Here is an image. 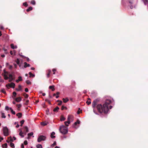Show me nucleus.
<instances>
[{"instance_id":"nucleus-1","label":"nucleus","mask_w":148,"mask_h":148,"mask_svg":"<svg viewBox=\"0 0 148 148\" xmlns=\"http://www.w3.org/2000/svg\"><path fill=\"white\" fill-rule=\"evenodd\" d=\"M111 103V100L106 99L105 103L103 105L101 104H97L96 106V108L98 112L100 113H107L109 110L108 105Z\"/></svg>"},{"instance_id":"nucleus-2","label":"nucleus","mask_w":148,"mask_h":148,"mask_svg":"<svg viewBox=\"0 0 148 148\" xmlns=\"http://www.w3.org/2000/svg\"><path fill=\"white\" fill-rule=\"evenodd\" d=\"M59 131L62 134H65L67 133L68 128L64 125H62L60 127Z\"/></svg>"},{"instance_id":"nucleus-3","label":"nucleus","mask_w":148,"mask_h":148,"mask_svg":"<svg viewBox=\"0 0 148 148\" xmlns=\"http://www.w3.org/2000/svg\"><path fill=\"white\" fill-rule=\"evenodd\" d=\"M99 101L100 99L99 98H97L92 103V106L93 108V111L95 113L96 112L95 110V108L96 107V106L97 105V103Z\"/></svg>"},{"instance_id":"nucleus-4","label":"nucleus","mask_w":148,"mask_h":148,"mask_svg":"<svg viewBox=\"0 0 148 148\" xmlns=\"http://www.w3.org/2000/svg\"><path fill=\"white\" fill-rule=\"evenodd\" d=\"M4 135L5 136H8L9 135L8 129L7 127H5L3 129Z\"/></svg>"},{"instance_id":"nucleus-5","label":"nucleus","mask_w":148,"mask_h":148,"mask_svg":"<svg viewBox=\"0 0 148 148\" xmlns=\"http://www.w3.org/2000/svg\"><path fill=\"white\" fill-rule=\"evenodd\" d=\"M46 139V137L45 136L43 135H40V136L38 137L37 141L38 142H40L41 141L45 140Z\"/></svg>"},{"instance_id":"nucleus-6","label":"nucleus","mask_w":148,"mask_h":148,"mask_svg":"<svg viewBox=\"0 0 148 148\" xmlns=\"http://www.w3.org/2000/svg\"><path fill=\"white\" fill-rule=\"evenodd\" d=\"M8 72L6 71L5 69H4L3 70V73L2 74V75L4 77L5 79H8Z\"/></svg>"},{"instance_id":"nucleus-7","label":"nucleus","mask_w":148,"mask_h":148,"mask_svg":"<svg viewBox=\"0 0 148 148\" xmlns=\"http://www.w3.org/2000/svg\"><path fill=\"white\" fill-rule=\"evenodd\" d=\"M72 118V116L71 115H69L68 116V121H65L64 123L66 126H69V125L70 123V120Z\"/></svg>"},{"instance_id":"nucleus-8","label":"nucleus","mask_w":148,"mask_h":148,"mask_svg":"<svg viewBox=\"0 0 148 148\" xmlns=\"http://www.w3.org/2000/svg\"><path fill=\"white\" fill-rule=\"evenodd\" d=\"M15 86V84L12 82L10 84H8L6 85V87L8 89L10 87L14 88Z\"/></svg>"},{"instance_id":"nucleus-9","label":"nucleus","mask_w":148,"mask_h":148,"mask_svg":"<svg viewBox=\"0 0 148 148\" xmlns=\"http://www.w3.org/2000/svg\"><path fill=\"white\" fill-rule=\"evenodd\" d=\"M129 3L131 4L134 5V6L135 7V4L137 2V0H128Z\"/></svg>"},{"instance_id":"nucleus-10","label":"nucleus","mask_w":148,"mask_h":148,"mask_svg":"<svg viewBox=\"0 0 148 148\" xmlns=\"http://www.w3.org/2000/svg\"><path fill=\"white\" fill-rule=\"evenodd\" d=\"M23 129L24 130L23 132L24 133V134L26 135V133L29 132L28 128L27 126H25L23 128Z\"/></svg>"},{"instance_id":"nucleus-11","label":"nucleus","mask_w":148,"mask_h":148,"mask_svg":"<svg viewBox=\"0 0 148 148\" xmlns=\"http://www.w3.org/2000/svg\"><path fill=\"white\" fill-rule=\"evenodd\" d=\"M8 78H9V82H11L14 79V78L13 77V76L12 74H10L9 75V77H8Z\"/></svg>"},{"instance_id":"nucleus-12","label":"nucleus","mask_w":148,"mask_h":148,"mask_svg":"<svg viewBox=\"0 0 148 148\" xmlns=\"http://www.w3.org/2000/svg\"><path fill=\"white\" fill-rule=\"evenodd\" d=\"M13 140L11 136L8 137V140H6L7 143H9L10 141L13 142Z\"/></svg>"},{"instance_id":"nucleus-13","label":"nucleus","mask_w":148,"mask_h":148,"mask_svg":"<svg viewBox=\"0 0 148 148\" xmlns=\"http://www.w3.org/2000/svg\"><path fill=\"white\" fill-rule=\"evenodd\" d=\"M19 130L20 131V133H19V135L22 138L24 137V136L23 135V134H24V133L23 132H22L21 129H19Z\"/></svg>"},{"instance_id":"nucleus-14","label":"nucleus","mask_w":148,"mask_h":148,"mask_svg":"<svg viewBox=\"0 0 148 148\" xmlns=\"http://www.w3.org/2000/svg\"><path fill=\"white\" fill-rule=\"evenodd\" d=\"M51 72V71L50 69H49L47 70V78H49V77Z\"/></svg>"},{"instance_id":"nucleus-15","label":"nucleus","mask_w":148,"mask_h":148,"mask_svg":"<svg viewBox=\"0 0 148 148\" xmlns=\"http://www.w3.org/2000/svg\"><path fill=\"white\" fill-rule=\"evenodd\" d=\"M80 121L79 120H78L77 121L74 123V125L73 126V127H74L75 128V126L77 124H79L80 123Z\"/></svg>"},{"instance_id":"nucleus-16","label":"nucleus","mask_w":148,"mask_h":148,"mask_svg":"<svg viewBox=\"0 0 148 148\" xmlns=\"http://www.w3.org/2000/svg\"><path fill=\"white\" fill-rule=\"evenodd\" d=\"M16 115L18 117V118H20L22 117V114L20 112L16 114Z\"/></svg>"},{"instance_id":"nucleus-17","label":"nucleus","mask_w":148,"mask_h":148,"mask_svg":"<svg viewBox=\"0 0 148 148\" xmlns=\"http://www.w3.org/2000/svg\"><path fill=\"white\" fill-rule=\"evenodd\" d=\"M55 132H52L51 133V137L52 138H54L55 137V136L54 135H55Z\"/></svg>"},{"instance_id":"nucleus-18","label":"nucleus","mask_w":148,"mask_h":148,"mask_svg":"<svg viewBox=\"0 0 148 148\" xmlns=\"http://www.w3.org/2000/svg\"><path fill=\"white\" fill-rule=\"evenodd\" d=\"M24 68H26L30 66V65L29 64H28L26 62H24Z\"/></svg>"},{"instance_id":"nucleus-19","label":"nucleus","mask_w":148,"mask_h":148,"mask_svg":"<svg viewBox=\"0 0 148 148\" xmlns=\"http://www.w3.org/2000/svg\"><path fill=\"white\" fill-rule=\"evenodd\" d=\"M21 98L20 97H19L17 98H16L15 99V101L17 102H19L21 101Z\"/></svg>"},{"instance_id":"nucleus-20","label":"nucleus","mask_w":148,"mask_h":148,"mask_svg":"<svg viewBox=\"0 0 148 148\" xmlns=\"http://www.w3.org/2000/svg\"><path fill=\"white\" fill-rule=\"evenodd\" d=\"M22 90L21 86L20 85H19L18 86V88H16V90L17 91H20Z\"/></svg>"},{"instance_id":"nucleus-21","label":"nucleus","mask_w":148,"mask_h":148,"mask_svg":"<svg viewBox=\"0 0 148 148\" xmlns=\"http://www.w3.org/2000/svg\"><path fill=\"white\" fill-rule=\"evenodd\" d=\"M90 99V98H88V100L86 102V103H87L88 105H89L91 104Z\"/></svg>"},{"instance_id":"nucleus-22","label":"nucleus","mask_w":148,"mask_h":148,"mask_svg":"<svg viewBox=\"0 0 148 148\" xmlns=\"http://www.w3.org/2000/svg\"><path fill=\"white\" fill-rule=\"evenodd\" d=\"M49 88L50 89H51L52 90V91H53L55 90V88H54V86H50L49 87Z\"/></svg>"},{"instance_id":"nucleus-23","label":"nucleus","mask_w":148,"mask_h":148,"mask_svg":"<svg viewBox=\"0 0 148 148\" xmlns=\"http://www.w3.org/2000/svg\"><path fill=\"white\" fill-rule=\"evenodd\" d=\"M62 100L63 101V102L64 103H66L67 102H68L69 101V99L67 98H66L65 99L63 98L62 99Z\"/></svg>"},{"instance_id":"nucleus-24","label":"nucleus","mask_w":148,"mask_h":148,"mask_svg":"<svg viewBox=\"0 0 148 148\" xmlns=\"http://www.w3.org/2000/svg\"><path fill=\"white\" fill-rule=\"evenodd\" d=\"M12 49H15L17 48V46H14V45L13 44H12L10 45Z\"/></svg>"},{"instance_id":"nucleus-25","label":"nucleus","mask_w":148,"mask_h":148,"mask_svg":"<svg viewBox=\"0 0 148 148\" xmlns=\"http://www.w3.org/2000/svg\"><path fill=\"white\" fill-rule=\"evenodd\" d=\"M59 109V108L58 106H57L53 110V111L54 112H58Z\"/></svg>"},{"instance_id":"nucleus-26","label":"nucleus","mask_w":148,"mask_h":148,"mask_svg":"<svg viewBox=\"0 0 148 148\" xmlns=\"http://www.w3.org/2000/svg\"><path fill=\"white\" fill-rule=\"evenodd\" d=\"M10 145L12 148H15V146H14V144L12 142H10Z\"/></svg>"},{"instance_id":"nucleus-27","label":"nucleus","mask_w":148,"mask_h":148,"mask_svg":"<svg viewBox=\"0 0 148 148\" xmlns=\"http://www.w3.org/2000/svg\"><path fill=\"white\" fill-rule=\"evenodd\" d=\"M33 135V132H31L28 133V138H29V137Z\"/></svg>"},{"instance_id":"nucleus-28","label":"nucleus","mask_w":148,"mask_h":148,"mask_svg":"<svg viewBox=\"0 0 148 148\" xmlns=\"http://www.w3.org/2000/svg\"><path fill=\"white\" fill-rule=\"evenodd\" d=\"M66 119L63 116H61L60 117V121H64Z\"/></svg>"},{"instance_id":"nucleus-29","label":"nucleus","mask_w":148,"mask_h":148,"mask_svg":"<svg viewBox=\"0 0 148 148\" xmlns=\"http://www.w3.org/2000/svg\"><path fill=\"white\" fill-rule=\"evenodd\" d=\"M57 102H59V103L58 104V106L61 105L62 103V101H61L60 100H57Z\"/></svg>"},{"instance_id":"nucleus-30","label":"nucleus","mask_w":148,"mask_h":148,"mask_svg":"<svg viewBox=\"0 0 148 148\" xmlns=\"http://www.w3.org/2000/svg\"><path fill=\"white\" fill-rule=\"evenodd\" d=\"M1 117L3 118H5L6 117V116L5 115V114L4 113H3L2 112H1Z\"/></svg>"},{"instance_id":"nucleus-31","label":"nucleus","mask_w":148,"mask_h":148,"mask_svg":"<svg viewBox=\"0 0 148 148\" xmlns=\"http://www.w3.org/2000/svg\"><path fill=\"white\" fill-rule=\"evenodd\" d=\"M32 7H29L28 9H27L26 11L27 12H28L32 10Z\"/></svg>"},{"instance_id":"nucleus-32","label":"nucleus","mask_w":148,"mask_h":148,"mask_svg":"<svg viewBox=\"0 0 148 148\" xmlns=\"http://www.w3.org/2000/svg\"><path fill=\"white\" fill-rule=\"evenodd\" d=\"M23 95L25 97V98H27L28 97V94H26L25 93H24L23 94Z\"/></svg>"},{"instance_id":"nucleus-33","label":"nucleus","mask_w":148,"mask_h":148,"mask_svg":"<svg viewBox=\"0 0 148 148\" xmlns=\"http://www.w3.org/2000/svg\"><path fill=\"white\" fill-rule=\"evenodd\" d=\"M10 110L11 113L13 114H15V112L11 108H10Z\"/></svg>"},{"instance_id":"nucleus-34","label":"nucleus","mask_w":148,"mask_h":148,"mask_svg":"<svg viewBox=\"0 0 148 148\" xmlns=\"http://www.w3.org/2000/svg\"><path fill=\"white\" fill-rule=\"evenodd\" d=\"M29 77H34L35 76V75L32 74L31 72H29Z\"/></svg>"},{"instance_id":"nucleus-35","label":"nucleus","mask_w":148,"mask_h":148,"mask_svg":"<svg viewBox=\"0 0 148 148\" xmlns=\"http://www.w3.org/2000/svg\"><path fill=\"white\" fill-rule=\"evenodd\" d=\"M2 147L3 148H6L7 147V144L6 143H5L2 145Z\"/></svg>"},{"instance_id":"nucleus-36","label":"nucleus","mask_w":148,"mask_h":148,"mask_svg":"<svg viewBox=\"0 0 148 148\" xmlns=\"http://www.w3.org/2000/svg\"><path fill=\"white\" fill-rule=\"evenodd\" d=\"M25 122V120H22V121H20V123H21V125L20 126H22L24 122Z\"/></svg>"},{"instance_id":"nucleus-37","label":"nucleus","mask_w":148,"mask_h":148,"mask_svg":"<svg viewBox=\"0 0 148 148\" xmlns=\"http://www.w3.org/2000/svg\"><path fill=\"white\" fill-rule=\"evenodd\" d=\"M37 148H42V145L40 144H38L36 145Z\"/></svg>"},{"instance_id":"nucleus-38","label":"nucleus","mask_w":148,"mask_h":148,"mask_svg":"<svg viewBox=\"0 0 148 148\" xmlns=\"http://www.w3.org/2000/svg\"><path fill=\"white\" fill-rule=\"evenodd\" d=\"M41 124L42 125L45 126L47 125V123L46 122H42L41 123Z\"/></svg>"},{"instance_id":"nucleus-39","label":"nucleus","mask_w":148,"mask_h":148,"mask_svg":"<svg viewBox=\"0 0 148 148\" xmlns=\"http://www.w3.org/2000/svg\"><path fill=\"white\" fill-rule=\"evenodd\" d=\"M23 5L25 6V7H27L28 6V4H27V3L26 2H25L23 3Z\"/></svg>"},{"instance_id":"nucleus-40","label":"nucleus","mask_w":148,"mask_h":148,"mask_svg":"<svg viewBox=\"0 0 148 148\" xmlns=\"http://www.w3.org/2000/svg\"><path fill=\"white\" fill-rule=\"evenodd\" d=\"M17 107L18 108V110H19V109L21 107V105L20 104H17L16 105Z\"/></svg>"},{"instance_id":"nucleus-41","label":"nucleus","mask_w":148,"mask_h":148,"mask_svg":"<svg viewBox=\"0 0 148 148\" xmlns=\"http://www.w3.org/2000/svg\"><path fill=\"white\" fill-rule=\"evenodd\" d=\"M31 3L33 5H35L36 4L35 1L34 0H32Z\"/></svg>"},{"instance_id":"nucleus-42","label":"nucleus","mask_w":148,"mask_h":148,"mask_svg":"<svg viewBox=\"0 0 148 148\" xmlns=\"http://www.w3.org/2000/svg\"><path fill=\"white\" fill-rule=\"evenodd\" d=\"M64 109H65L66 110L67 109V108L65 106H62L61 108V110H64Z\"/></svg>"},{"instance_id":"nucleus-43","label":"nucleus","mask_w":148,"mask_h":148,"mask_svg":"<svg viewBox=\"0 0 148 148\" xmlns=\"http://www.w3.org/2000/svg\"><path fill=\"white\" fill-rule=\"evenodd\" d=\"M16 62L17 64H19L20 63V60L18 58L17 59Z\"/></svg>"},{"instance_id":"nucleus-44","label":"nucleus","mask_w":148,"mask_h":148,"mask_svg":"<svg viewBox=\"0 0 148 148\" xmlns=\"http://www.w3.org/2000/svg\"><path fill=\"white\" fill-rule=\"evenodd\" d=\"M18 79L19 81H22V77L20 76H19Z\"/></svg>"},{"instance_id":"nucleus-45","label":"nucleus","mask_w":148,"mask_h":148,"mask_svg":"<svg viewBox=\"0 0 148 148\" xmlns=\"http://www.w3.org/2000/svg\"><path fill=\"white\" fill-rule=\"evenodd\" d=\"M26 83L28 84H30L31 83V82L28 80L26 81Z\"/></svg>"},{"instance_id":"nucleus-46","label":"nucleus","mask_w":148,"mask_h":148,"mask_svg":"<svg viewBox=\"0 0 148 148\" xmlns=\"http://www.w3.org/2000/svg\"><path fill=\"white\" fill-rule=\"evenodd\" d=\"M1 92L3 93L4 94H6V92H5V89H2L1 90Z\"/></svg>"},{"instance_id":"nucleus-47","label":"nucleus","mask_w":148,"mask_h":148,"mask_svg":"<svg viewBox=\"0 0 148 148\" xmlns=\"http://www.w3.org/2000/svg\"><path fill=\"white\" fill-rule=\"evenodd\" d=\"M45 101L46 102H48V103L49 104H51V103L50 102V101L48 99H46L45 100Z\"/></svg>"},{"instance_id":"nucleus-48","label":"nucleus","mask_w":148,"mask_h":148,"mask_svg":"<svg viewBox=\"0 0 148 148\" xmlns=\"http://www.w3.org/2000/svg\"><path fill=\"white\" fill-rule=\"evenodd\" d=\"M56 71V69H52V71L53 72V74H55V72Z\"/></svg>"},{"instance_id":"nucleus-49","label":"nucleus","mask_w":148,"mask_h":148,"mask_svg":"<svg viewBox=\"0 0 148 148\" xmlns=\"http://www.w3.org/2000/svg\"><path fill=\"white\" fill-rule=\"evenodd\" d=\"M13 96L14 97H16V92H13Z\"/></svg>"},{"instance_id":"nucleus-50","label":"nucleus","mask_w":148,"mask_h":148,"mask_svg":"<svg viewBox=\"0 0 148 148\" xmlns=\"http://www.w3.org/2000/svg\"><path fill=\"white\" fill-rule=\"evenodd\" d=\"M24 144L25 145H26L27 144V140H25L24 142Z\"/></svg>"},{"instance_id":"nucleus-51","label":"nucleus","mask_w":148,"mask_h":148,"mask_svg":"<svg viewBox=\"0 0 148 148\" xmlns=\"http://www.w3.org/2000/svg\"><path fill=\"white\" fill-rule=\"evenodd\" d=\"M10 108H9V107L8 106H6L5 107V109L6 110H8Z\"/></svg>"},{"instance_id":"nucleus-52","label":"nucleus","mask_w":148,"mask_h":148,"mask_svg":"<svg viewBox=\"0 0 148 148\" xmlns=\"http://www.w3.org/2000/svg\"><path fill=\"white\" fill-rule=\"evenodd\" d=\"M12 65H10L9 66V68L10 69V70H12Z\"/></svg>"},{"instance_id":"nucleus-53","label":"nucleus","mask_w":148,"mask_h":148,"mask_svg":"<svg viewBox=\"0 0 148 148\" xmlns=\"http://www.w3.org/2000/svg\"><path fill=\"white\" fill-rule=\"evenodd\" d=\"M56 145V141L54 142L53 144L52 145V146H54Z\"/></svg>"},{"instance_id":"nucleus-54","label":"nucleus","mask_w":148,"mask_h":148,"mask_svg":"<svg viewBox=\"0 0 148 148\" xmlns=\"http://www.w3.org/2000/svg\"><path fill=\"white\" fill-rule=\"evenodd\" d=\"M29 100H27L25 102V104L26 105H27L28 103H29Z\"/></svg>"},{"instance_id":"nucleus-55","label":"nucleus","mask_w":148,"mask_h":148,"mask_svg":"<svg viewBox=\"0 0 148 148\" xmlns=\"http://www.w3.org/2000/svg\"><path fill=\"white\" fill-rule=\"evenodd\" d=\"M3 82V80L1 79V77L0 76V82Z\"/></svg>"},{"instance_id":"nucleus-56","label":"nucleus","mask_w":148,"mask_h":148,"mask_svg":"<svg viewBox=\"0 0 148 148\" xmlns=\"http://www.w3.org/2000/svg\"><path fill=\"white\" fill-rule=\"evenodd\" d=\"M25 91L26 92H28V89L27 88H25Z\"/></svg>"},{"instance_id":"nucleus-57","label":"nucleus","mask_w":148,"mask_h":148,"mask_svg":"<svg viewBox=\"0 0 148 148\" xmlns=\"http://www.w3.org/2000/svg\"><path fill=\"white\" fill-rule=\"evenodd\" d=\"M14 67L15 68H16L17 67V64H14Z\"/></svg>"},{"instance_id":"nucleus-58","label":"nucleus","mask_w":148,"mask_h":148,"mask_svg":"<svg viewBox=\"0 0 148 148\" xmlns=\"http://www.w3.org/2000/svg\"><path fill=\"white\" fill-rule=\"evenodd\" d=\"M21 147L22 148H24V144H22L21 145Z\"/></svg>"},{"instance_id":"nucleus-59","label":"nucleus","mask_w":148,"mask_h":148,"mask_svg":"<svg viewBox=\"0 0 148 148\" xmlns=\"http://www.w3.org/2000/svg\"><path fill=\"white\" fill-rule=\"evenodd\" d=\"M3 138L2 137H0V142H1V141L3 140Z\"/></svg>"},{"instance_id":"nucleus-60","label":"nucleus","mask_w":148,"mask_h":148,"mask_svg":"<svg viewBox=\"0 0 148 148\" xmlns=\"http://www.w3.org/2000/svg\"><path fill=\"white\" fill-rule=\"evenodd\" d=\"M60 94V93L59 92H57L56 93V95H59Z\"/></svg>"},{"instance_id":"nucleus-61","label":"nucleus","mask_w":148,"mask_h":148,"mask_svg":"<svg viewBox=\"0 0 148 148\" xmlns=\"http://www.w3.org/2000/svg\"><path fill=\"white\" fill-rule=\"evenodd\" d=\"M1 57L2 58H4L5 57V55L4 54L2 55H1Z\"/></svg>"},{"instance_id":"nucleus-62","label":"nucleus","mask_w":148,"mask_h":148,"mask_svg":"<svg viewBox=\"0 0 148 148\" xmlns=\"http://www.w3.org/2000/svg\"><path fill=\"white\" fill-rule=\"evenodd\" d=\"M19 127V125H18V124H17V125L16 126V128H18V127Z\"/></svg>"},{"instance_id":"nucleus-63","label":"nucleus","mask_w":148,"mask_h":148,"mask_svg":"<svg viewBox=\"0 0 148 148\" xmlns=\"http://www.w3.org/2000/svg\"><path fill=\"white\" fill-rule=\"evenodd\" d=\"M16 82H17V83H18L19 82V81L18 79H17L16 80Z\"/></svg>"},{"instance_id":"nucleus-64","label":"nucleus","mask_w":148,"mask_h":148,"mask_svg":"<svg viewBox=\"0 0 148 148\" xmlns=\"http://www.w3.org/2000/svg\"><path fill=\"white\" fill-rule=\"evenodd\" d=\"M133 6L132 5L130 6V8L131 9H132L133 8Z\"/></svg>"}]
</instances>
